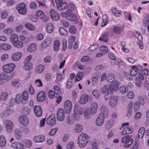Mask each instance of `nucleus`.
<instances>
[{
  "instance_id": "obj_4",
  "label": "nucleus",
  "mask_w": 149,
  "mask_h": 149,
  "mask_svg": "<svg viewBox=\"0 0 149 149\" xmlns=\"http://www.w3.org/2000/svg\"><path fill=\"white\" fill-rule=\"evenodd\" d=\"M75 107L74 109V113L73 116L74 119L73 118V117L70 116H68L67 117L66 122L69 125H72L74 122L75 119L77 120H78L79 119V117L77 115L76 113L77 110L75 111Z\"/></svg>"
},
{
  "instance_id": "obj_6",
  "label": "nucleus",
  "mask_w": 149,
  "mask_h": 149,
  "mask_svg": "<svg viewBox=\"0 0 149 149\" xmlns=\"http://www.w3.org/2000/svg\"><path fill=\"white\" fill-rule=\"evenodd\" d=\"M15 65L13 63L5 65L3 67V71L7 73H10L12 72L14 69Z\"/></svg>"
},
{
  "instance_id": "obj_40",
  "label": "nucleus",
  "mask_w": 149,
  "mask_h": 149,
  "mask_svg": "<svg viewBox=\"0 0 149 149\" xmlns=\"http://www.w3.org/2000/svg\"><path fill=\"white\" fill-rule=\"evenodd\" d=\"M133 103L132 102H130L128 105V111L127 113V116L128 117L130 116L132 113V107L133 105Z\"/></svg>"
},
{
  "instance_id": "obj_52",
  "label": "nucleus",
  "mask_w": 149,
  "mask_h": 149,
  "mask_svg": "<svg viewBox=\"0 0 149 149\" xmlns=\"http://www.w3.org/2000/svg\"><path fill=\"white\" fill-rule=\"evenodd\" d=\"M123 75L124 77L128 81H131L133 79V78L131 75H130L129 74L126 72H124L123 73Z\"/></svg>"
},
{
  "instance_id": "obj_43",
  "label": "nucleus",
  "mask_w": 149,
  "mask_h": 149,
  "mask_svg": "<svg viewBox=\"0 0 149 149\" xmlns=\"http://www.w3.org/2000/svg\"><path fill=\"white\" fill-rule=\"evenodd\" d=\"M143 25L146 27L149 25V15H147L144 18L143 21Z\"/></svg>"
},
{
  "instance_id": "obj_26",
  "label": "nucleus",
  "mask_w": 149,
  "mask_h": 149,
  "mask_svg": "<svg viewBox=\"0 0 149 149\" xmlns=\"http://www.w3.org/2000/svg\"><path fill=\"white\" fill-rule=\"evenodd\" d=\"M36 44L33 43L29 45L27 48V51L30 52H33L36 50Z\"/></svg>"
},
{
  "instance_id": "obj_9",
  "label": "nucleus",
  "mask_w": 149,
  "mask_h": 149,
  "mask_svg": "<svg viewBox=\"0 0 149 149\" xmlns=\"http://www.w3.org/2000/svg\"><path fill=\"white\" fill-rule=\"evenodd\" d=\"M46 123L50 126H53L56 123V118L54 114L50 115L47 119Z\"/></svg>"
},
{
  "instance_id": "obj_21",
  "label": "nucleus",
  "mask_w": 149,
  "mask_h": 149,
  "mask_svg": "<svg viewBox=\"0 0 149 149\" xmlns=\"http://www.w3.org/2000/svg\"><path fill=\"white\" fill-rule=\"evenodd\" d=\"M52 42L51 38L49 37L45 40L41 45L42 48H45L49 46Z\"/></svg>"
},
{
  "instance_id": "obj_23",
  "label": "nucleus",
  "mask_w": 149,
  "mask_h": 149,
  "mask_svg": "<svg viewBox=\"0 0 149 149\" xmlns=\"http://www.w3.org/2000/svg\"><path fill=\"white\" fill-rule=\"evenodd\" d=\"M98 106V104L97 103L93 102L92 103L91 108V111L92 114H94L96 113Z\"/></svg>"
},
{
  "instance_id": "obj_57",
  "label": "nucleus",
  "mask_w": 149,
  "mask_h": 149,
  "mask_svg": "<svg viewBox=\"0 0 149 149\" xmlns=\"http://www.w3.org/2000/svg\"><path fill=\"white\" fill-rule=\"evenodd\" d=\"M100 49L101 52L104 53L107 52L108 51L107 48L105 45L102 46L100 47Z\"/></svg>"
},
{
  "instance_id": "obj_13",
  "label": "nucleus",
  "mask_w": 149,
  "mask_h": 149,
  "mask_svg": "<svg viewBox=\"0 0 149 149\" xmlns=\"http://www.w3.org/2000/svg\"><path fill=\"white\" fill-rule=\"evenodd\" d=\"M118 96L116 95L113 96L111 97L110 100L109 104L112 107H115L118 103Z\"/></svg>"
},
{
  "instance_id": "obj_61",
  "label": "nucleus",
  "mask_w": 149,
  "mask_h": 149,
  "mask_svg": "<svg viewBox=\"0 0 149 149\" xmlns=\"http://www.w3.org/2000/svg\"><path fill=\"white\" fill-rule=\"evenodd\" d=\"M25 144L27 148H30L32 146L31 141L30 140H26L25 141Z\"/></svg>"
},
{
  "instance_id": "obj_1",
  "label": "nucleus",
  "mask_w": 149,
  "mask_h": 149,
  "mask_svg": "<svg viewBox=\"0 0 149 149\" xmlns=\"http://www.w3.org/2000/svg\"><path fill=\"white\" fill-rule=\"evenodd\" d=\"M61 15L65 19L71 21H73L75 24L78 22V20L77 18V15L74 13H73L72 10H67L65 12L61 13Z\"/></svg>"
},
{
  "instance_id": "obj_47",
  "label": "nucleus",
  "mask_w": 149,
  "mask_h": 149,
  "mask_svg": "<svg viewBox=\"0 0 149 149\" xmlns=\"http://www.w3.org/2000/svg\"><path fill=\"white\" fill-rule=\"evenodd\" d=\"M114 75L112 74H110L107 75V80L108 82L111 83L113 82L114 80Z\"/></svg>"
},
{
  "instance_id": "obj_16",
  "label": "nucleus",
  "mask_w": 149,
  "mask_h": 149,
  "mask_svg": "<svg viewBox=\"0 0 149 149\" xmlns=\"http://www.w3.org/2000/svg\"><path fill=\"white\" fill-rule=\"evenodd\" d=\"M46 97L45 93L44 91L40 92L37 95V99L39 102L44 101Z\"/></svg>"
},
{
  "instance_id": "obj_14",
  "label": "nucleus",
  "mask_w": 149,
  "mask_h": 149,
  "mask_svg": "<svg viewBox=\"0 0 149 149\" xmlns=\"http://www.w3.org/2000/svg\"><path fill=\"white\" fill-rule=\"evenodd\" d=\"M19 121L21 124L25 126L27 125L29 123L28 118L24 115L19 116Z\"/></svg>"
},
{
  "instance_id": "obj_42",
  "label": "nucleus",
  "mask_w": 149,
  "mask_h": 149,
  "mask_svg": "<svg viewBox=\"0 0 149 149\" xmlns=\"http://www.w3.org/2000/svg\"><path fill=\"white\" fill-rule=\"evenodd\" d=\"M25 26L26 28L30 31H33L35 29L34 25L30 23H27L25 24Z\"/></svg>"
},
{
  "instance_id": "obj_3",
  "label": "nucleus",
  "mask_w": 149,
  "mask_h": 149,
  "mask_svg": "<svg viewBox=\"0 0 149 149\" xmlns=\"http://www.w3.org/2000/svg\"><path fill=\"white\" fill-rule=\"evenodd\" d=\"M131 136L129 135H126L123 137L121 142L123 143H125L123 146L125 148L129 147L133 142V139L131 138Z\"/></svg>"
},
{
  "instance_id": "obj_41",
  "label": "nucleus",
  "mask_w": 149,
  "mask_h": 149,
  "mask_svg": "<svg viewBox=\"0 0 149 149\" xmlns=\"http://www.w3.org/2000/svg\"><path fill=\"white\" fill-rule=\"evenodd\" d=\"M6 140L3 136L1 135L0 136V146L3 147L6 144Z\"/></svg>"
},
{
  "instance_id": "obj_53",
  "label": "nucleus",
  "mask_w": 149,
  "mask_h": 149,
  "mask_svg": "<svg viewBox=\"0 0 149 149\" xmlns=\"http://www.w3.org/2000/svg\"><path fill=\"white\" fill-rule=\"evenodd\" d=\"M92 94L96 98H99L100 95V92L99 90L95 89L93 91Z\"/></svg>"
},
{
  "instance_id": "obj_58",
  "label": "nucleus",
  "mask_w": 149,
  "mask_h": 149,
  "mask_svg": "<svg viewBox=\"0 0 149 149\" xmlns=\"http://www.w3.org/2000/svg\"><path fill=\"white\" fill-rule=\"evenodd\" d=\"M112 12L115 16L119 17L120 15L121 11L120 10H112Z\"/></svg>"
},
{
  "instance_id": "obj_50",
  "label": "nucleus",
  "mask_w": 149,
  "mask_h": 149,
  "mask_svg": "<svg viewBox=\"0 0 149 149\" xmlns=\"http://www.w3.org/2000/svg\"><path fill=\"white\" fill-rule=\"evenodd\" d=\"M110 85H109L108 86L107 85H105L103 88H101L100 90L102 93L104 94L106 91L107 92V91H109V89H110Z\"/></svg>"
},
{
  "instance_id": "obj_11",
  "label": "nucleus",
  "mask_w": 149,
  "mask_h": 149,
  "mask_svg": "<svg viewBox=\"0 0 149 149\" xmlns=\"http://www.w3.org/2000/svg\"><path fill=\"white\" fill-rule=\"evenodd\" d=\"M72 105L71 102L69 100H66L64 103V109L67 113H69L72 109Z\"/></svg>"
},
{
  "instance_id": "obj_63",
  "label": "nucleus",
  "mask_w": 149,
  "mask_h": 149,
  "mask_svg": "<svg viewBox=\"0 0 149 149\" xmlns=\"http://www.w3.org/2000/svg\"><path fill=\"white\" fill-rule=\"evenodd\" d=\"M76 30L73 25H71L70 26L69 29V32L71 33L74 34L76 32Z\"/></svg>"
},
{
  "instance_id": "obj_48",
  "label": "nucleus",
  "mask_w": 149,
  "mask_h": 149,
  "mask_svg": "<svg viewBox=\"0 0 149 149\" xmlns=\"http://www.w3.org/2000/svg\"><path fill=\"white\" fill-rule=\"evenodd\" d=\"M46 30L48 33H52L54 30V27L52 24L49 23L48 24Z\"/></svg>"
},
{
  "instance_id": "obj_17",
  "label": "nucleus",
  "mask_w": 149,
  "mask_h": 149,
  "mask_svg": "<svg viewBox=\"0 0 149 149\" xmlns=\"http://www.w3.org/2000/svg\"><path fill=\"white\" fill-rule=\"evenodd\" d=\"M34 112L38 117L41 116L42 114V111L41 107L39 106H36L34 108Z\"/></svg>"
},
{
  "instance_id": "obj_37",
  "label": "nucleus",
  "mask_w": 149,
  "mask_h": 149,
  "mask_svg": "<svg viewBox=\"0 0 149 149\" xmlns=\"http://www.w3.org/2000/svg\"><path fill=\"white\" fill-rule=\"evenodd\" d=\"M145 128L144 127H141L139 130L138 137L140 139H142L144 134Z\"/></svg>"
},
{
  "instance_id": "obj_55",
  "label": "nucleus",
  "mask_w": 149,
  "mask_h": 149,
  "mask_svg": "<svg viewBox=\"0 0 149 149\" xmlns=\"http://www.w3.org/2000/svg\"><path fill=\"white\" fill-rule=\"evenodd\" d=\"M26 4L24 3H21L18 5L16 7V9L19 8V9H26Z\"/></svg>"
},
{
  "instance_id": "obj_27",
  "label": "nucleus",
  "mask_w": 149,
  "mask_h": 149,
  "mask_svg": "<svg viewBox=\"0 0 149 149\" xmlns=\"http://www.w3.org/2000/svg\"><path fill=\"white\" fill-rule=\"evenodd\" d=\"M114 122V121L112 119H110L108 121L106 124V128L107 130L110 129L113 125Z\"/></svg>"
},
{
  "instance_id": "obj_25",
  "label": "nucleus",
  "mask_w": 149,
  "mask_h": 149,
  "mask_svg": "<svg viewBox=\"0 0 149 149\" xmlns=\"http://www.w3.org/2000/svg\"><path fill=\"white\" fill-rule=\"evenodd\" d=\"M23 66V69L25 71H29L31 70L32 68V65L31 63H24Z\"/></svg>"
},
{
  "instance_id": "obj_5",
  "label": "nucleus",
  "mask_w": 149,
  "mask_h": 149,
  "mask_svg": "<svg viewBox=\"0 0 149 149\" xmlns=\"http://www.w3.org/2000/svg\"><path fill=\"white\" fill-rule=\"evenodd\" d=\"M5 123L7 132L8 133H11L15 128L14 123L13 121L10 120H6Z\"/></svg>"
},
{
  "instance_id": "obj_36",
  "label": "nucleus",
  "mask_w": 149,
  "mask_h": 149,
  "mask_svg": "<svg viewBox=\"0 0 149 149\" xmlns=\"http://www.w3.org/2000/svg\"><path fill=\"white\" fill-rule=\"evenodd\" d=\"M10 39L11 42L13 44L14 43L18 40V36L16 34H13L11 36Z\"/></svg>"
},
{
  "instance_id": "obj_10",
  "label": "nucleus",
  "mask_w": 149,
  "mask_h": 149,
  "mask_svg": "<svg viewBox=\"0 0 149 149\" xmlns=\"http://www.w3.org/2000/svg\"><path fill=\"white\" fill-rule=\"evenodd\" d=\"M57 117L58 120L62 121L65 118V112L62 109H59L57 113Z\"/></svg>"
},
{
  "instance_id": "obj_46",
  "label": "nucleus",
  "mask_w": 149,
  "mask_h": 149,
  "mask_svg": "<svg viewBox=\"0 0 149 149\" xmlns=\"http://www.w3.org/2000/svg\"><path fill=\"white\" fill-rule=\"evenodd\" d=\"M83 77V73L81 72H79L77 74L75 78V81L77 82L81 79Z\"/></svg>"
},
{
  "instance_id": "obj_20",
  "label": "nucleus",
  "mask_w": 149,
  "mask_h": 149,
  "mask_svg": "<svg viewBox=\"0 0 149 149\" xmlns=\"http://www.w3.org/2000/svg\"><path fill=\"white\" fill-rule=\"evenodd\" d=\"M45 140V136L43 135L36 136L34 138V140L36 143H40L44 142Z\"/></svg>"
},
{
  "instance_id": "obj_45",
  "label": "nucleus",
  "mask_w": 149,
  "mask_h": 149,
  "mask_svg": "<svg viewBox=\"0 0 149 149\" xmlns=\"http://www.w3.org/2000/svg\"><path fill=\"white\" fill-rule=\"evenodd\" d=\"M60 43L59 41L57 40H56L54 42V49L55 51H58L59 48Z\"/></svg>"
},
{
  "instance_id": "obj_56",
  "label": "nucleus",
  "mask_w": 149,
  "mask_h": 149,
  "mask_svg": "<svg viewBox=\"0 0 149 149\" xmlns=\"http://www.w3.org/2000/svg\"><path fill=\"white\" fill-rule=\"evenodd\" d=\"M82 130V126L80 125L77 124V125L74 129V131L77 132H80Z\"/></svg>"
},
{
  "instance_id": "obj_24",
  "label": "nucleus",
  "mask_w": 149,
  "mask_h": 149,
  "mask_svg": "<svg viewBox=\"0 0 149 149\" xmlns=\"http://www.w3.org/2000/svg\"><path fill=\"white\" fill-rule=\"evenodd\" d=\"M88 95L86 94H83L81 96L80 99V103L82 104H84L88 101Z\"/></svg>"
},
{
  "instance_id": "obj_12",
  "label": "nucleus",
  "mask_w": 149,
  "mask_h": 149,
  "mask_svg": "<svg viewBox=\"0 0 149 149\" xmlns=\"http://www.w3.org/2000/svg\"><path fill=\"white\" fill-rule=\"evenodd\" d=\"M28 93L27 91H24L22 94L20 102L22 104H25L28 102Z\"/></svg>"
},
{
  "instance_id": "obj_44",
  "label": "nucleus",
  "mask_w": 149,
  "mask_h": 149,
  "mask_svg": "<svg viewBox=\"0 0 149 149\" xmlns=\"http://www.w3.org/2000/svg\"><path fill=\"white\" fill-rule=\"evenodd\" d=\"M45 66L42 65H40L36 68V71L38 73H41L44 70Z\"/></svg>"
},
{
  "instance_id": "obj_59",
  "label": "nucleus",
  "mask_w": 149,
  "mask_h": 149,
  "mask_svg": "<svg viewBox=\"0 0 149 149\" xmlns=\"http://www.w3.org/2000/svg\"><path fill=\"white\" fill-rule=\"evenodd\" d=\"M92 84L93 86H95L98 83V78L94 77L92 78Z\"/></svg>"
},
{
  "instance_id": "obj_30",
  "label": "nucleus",
  "mask_w": 149,
  "mask_h": 149,
  "mask_svg": "<svg viewBox=\"0 0 149 149\" xmlns=\"http://www.w3.org/2000/svg\"><path fill=\"white\" fill-rule=\"evenodd\" d=\"M102 19L103 22L101 26L102 27H103L107 25L108 22H109V20L108 19L107 15L106 14L102 16Z\"/></svg>"
},
{
  "instance_id": "obj_32",
  "label": "nucleus",
  "mask_w": 149,
  "mask_h": 149,
  "mask_svg": "<svg viewBox=\"0 0 149 149\" xmlns=\"http://www.w3.org/2000/svg\"><path fill=\"white\" fill-rule=\"evenodd\" d=\"M1 49L6 51L10 50L11 48V46L9 44L4 43L1 45Z\"/></svg>"
},
{
  "instance_id": "obj_31",
  "label": "nucleus",
  "mask_w": 149,
  "mask_h": 149,
  "mask_svg": "<svg viewBox=\"0 0 149 149\" xmlns=\"http://www.w3.org/2000/svg\"><path fill=\"white\" fill-rule=\"evenodd\" d=\"M85 118L86 119H89L91 118L92 113L91 111L88 109H86L84 113Z\"/></svg>"
},
{
  "instance_id": "obj_34",
  "label": "nucleus",
  "mask_w": 149,
  "mask_h": 149,
  "mask_svg": "<svg viewBox=\"0 0 149 149\" xmlns=\"http://www.w3.org/2000/svg\"><path fill=\"white\" fill-rule=\"evenodd\" d=\"M8 96V94L6 92H3L1 93L0 95V100L5 101Z\"/></svg>"
},
{
  "instance_id": "obj_8",
  "label": "nucleus",
  "mask_w": 149,
  "mask_h": 149,
  "mask_svg": "<svg viewBox=\"0 0 149 149\" xmlns=\"http://www.w3.org/2000/svg\"><path fill=\"white\" fill-rule=\"evenodd\" d=\"M105 117L104 114L102 113H100L97 118L95 123L99 126L102 125L104 122Z\"/></svg>"
},
{
  "instance_id": "obj_35",
  "label": "nucleus",
  "mask_w": 149,
  "mask_h": 149,
  "mask_svg": "<svg viewBox=\"0 0 149 149\" xmlns=\"http://www.w3.org/2000/svg\"><path fill=\"white\" fill-rule=\"evenodd\" d=\"M15 134L17 139H20L22 137V134L20 130L18 129L15 130Z\"/></svg>"
},
{
  "instance_id": "obj_54",
  "label": "nucleus",
  "mask_w": 149,
  "mask_h": 149,
  "mask_svg": "<svg viewBox=\"0 0 149 149\" xmlns=\"http://www.w3.org/2000/svg\"><path fill=\"white\" fill-rule=\"evenodd\" d=\"M127 91V88L124 86H121L119 88L120 92L122 94L125 93Z\"/></svg>"
},
{
  "instance_id": "obj_7",
  "label": "nucleus",
  "mask_w": 149,
  "mask_h": 149,
  "mask_svg": "<svg viewBox=\"0 0 149 149\" xmlns=\"http://www.w3.org/2000/svg\"><path fill=\"white\" fill-rule=\"evenodd\" d=\"M55 2L58 9H65L68 6L67 3L62 0H55Z\"/></svg>"
},
{
  "instance_id": "obj_15",
  "label": "nucleus",
  "mask_w": 149,
  "mask_h": 149,
  "mask_svg": "<svg viewBox=\"0 0 149 149\" xmlns=\"http://www.w3.org/2000/svg\"><path fill=\"white\" fill-rule=\"evenodd\" d=\"M50 13L52 19L53 20L56 21L59 19V15L55 10H51Z\"/></svg>"
},
{
  "instance_id": "obj_29",
  "label": "nucleus",
  "mask_w": 149,
  "mask_h": 149,
  "mask_svg": "<svg viewBox=\"0 0 149 149\" xmlns=\"http://www.w3.org/2000/svg\"><path fill=\"white\" fill-rule=\"evenodd\" d=\"M113 30L116 34H119L123 31V28L120 26H116L113 28Z\"/></svg>"
},
{
  "instance_id": "obj_51",
  "label": "nucleus",
  "mask_w": 149,
  "mask_h": 149,
  "mask_svg": "<svg viewBox=\"0 0 149 149\" xmlns=\"http://www.w3.org/2000/svg\"><path fill=\"white\" fill-rule=\"evenodd\" d=\"M36 16L38 17H40V19H43L44 14L43 12L40 10H38L36 13Z\"/></svg>"
},
{
  "instance_id": "obj_62",
  "label": "nucleus",
  "mask_w": 149,
  "mask_h": 149,
  "mask_svg": "<svg viewBox=\"0 0 149 149\" xmlns=\"http://www.w3.org/2000/svg\"><path fill=\"white\" fill-rule=\"evenodd\" d=\"M127 97L130 99H132L134 97V94L133 92L129 91L127 94Z\"/></svg>"
},
{
  "instance_id": "obj_38",
  "label": "nucleus",
  "mask_w": 149,
  "mask_h": 149,
  "mask_svg": "<svg viewBox=\"0 0 149 149\" xmlns=\"http://www.w3.org/2000/svg\"><path fill=\"white\" fill-rule=\"evenodd\" d=\"M113 91L111 89H109V91H107L104 97V99L105 101L109 100L110 98H111Z\"/></svg>"
},
{
  "instance_id": "obj_22",
  "label": "nucleus",
  "mask_w": 149,
  "mask_h": 149,
  "mask_svg": "<svg viewBox=\"0 0 149 149\" xmlns=\"http://www.w3.org/2000/svg\"><path fill=\"white\" fill-rule=\"evenodd\" d=\"M22 54L21 52H16L12 55V59L15 61H18L21 58Z\"/></svg>"
},
{
  "instance_id": "obj_39",
  "label": "nucleus",
  "mask_w": 149,
  "mask_h": 149,
  "mask_svg": "<svg viewBox=\"0 0 149 149\" xmlns=\"http://www.w3.org/2000/svg\"><path fill=\"white\" fill-rule=\"evenodd\" d=\"M119 85V82L118 81H115L114 84L110 85L111 89L112 90H116L118 88V85Z\"/></svg>"
},
{
  "instance_id": "obj_2",
  "label": "nucleus",
  "mask_w": 149,
  "mask_h": 149,
  "mask_svg": "<svg viewBox=\"0 0 149 149\" xmlns=\"http://www.w3.org/2000/svg\"><path fill=\"white\" fill-rule=\"evenodd\" d=\"M90 138L88 135L84 133H81L78 138V143L79 147L81 148L84 147L88 142Z\"/></svg>"
},
{
  "instance_id": "obj_18",
  "label": "nucleus",
  "mask_w": 149,
  "mask_h": 149,
  "mask_svg": "<svg viewBox=\"0 0 149 149\" xmlns=\"http://www.w3.org/2000/svg\"><path fill=\"white\" fill-rule=\"evenodd\" d=\"M15 76V74L12 73L11 74L6 75L1 74L0 76V78L2 80H6L9 81L11 79Z\"/></svg>"
},
{
  "instance_id": "obj_28",
  "label": "nucleus",
  "mask_w": 149,
  "mask_h": 149,
  "mask_svg": "<svg viewBox=\"0 0 149 149\" xmlns=\"http://www.w3.org/2000/svg\"><path fill=\"white\" fill-rule=\"evenodd\" d=\"M108 33H105L99 38V40L103 42H107L109 39Z\"/></svg>"
},
{
  "instance_id": "obj_64",
  "label": "nucleus",
  "mask_w": 149,
  "mask_h": 149,
  "mask_svg": "<svg viewBox=\"0 0 149 149\" xmlns=\"http://www.w3.org/2000/svg\"><path fill=\"white\" fill-rule=\"evenodd\" d=\"M74 147V143L72 141H71L68 143L66 146L67 149H72Z\"/></svg>"
},
{
  "instance_id": "obj_49",
  "label": "nucleus",
  "mask_w": 149,
  "mask_h": 149,
  "mask_svg": "<svg viewBox=\"0 0 149 149\" xmlns=\"http://www.w3.org/2000/svg\"><path fill=\"white\" fill-rule=\"evenodd\" d=\"M59 30L60 33L62 36H65L67 35L68 31L63 28L60 27Z\"/></svg>"
},
{
  "instance_id": "obj_33",
  "label": "nucleus",
  "mask_w": 149,
  "mask_h": 149,
  "mask_svg": "<svg viewBox=\"0 0 149 149\" xmlns=\"http://www.w3.org/2000/svg\"><path fill=\"white\" fill-rule=\"evenodd\" d=\"M13 45L15 47L17 48H22L23 46V43L19 40L14 43Z\"/></svg>"
},
{
  "instance_id": "obj_19",
  "label": "nucleus",
  "mask_w": 149,
  "mask_h": 149,
  "mask_svg": "<svg viewBox=\"0 0 149 149\" xmlns=\"http://www.w3.org/2000/svg\"><path fill=\"white\" fill-rule=\"evenodd\" d=\"M15 76V74L12 73L11 74L6 75L1 74L0 76V78L2 80H6L9 81L11 79Z\"/></svg>"
},
{
  "instance_id": "obj_60",
  "label": "nucleus",
  "mask_w": 149,
  "mask_h": 149,
  "mask_svg": "<svg viewBox=\"0 0 149 149\" xmlns=\"http://www.w3.org/2000/svg\"><path fill=\"white\" fill-rule=\"evenodd\" d=\"M134 34L138 39H140V40L142 39V36L139 32L135 31L134 32Z\"/></svg>"
}]
</instances>
